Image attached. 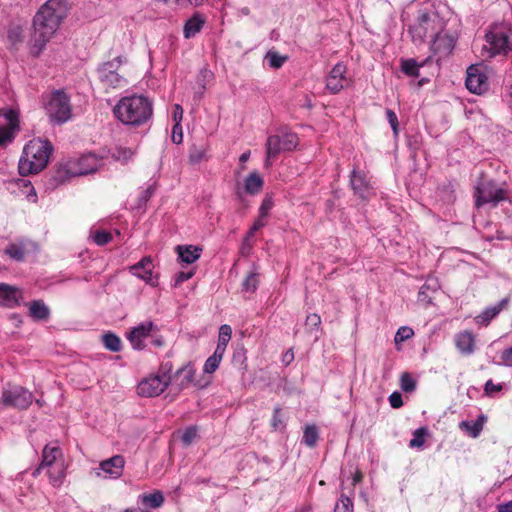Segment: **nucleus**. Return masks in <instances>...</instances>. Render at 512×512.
<instances>
[{
	"instance_id": "obj_40",
	"label": "nucleus",
	"mask_w": 512,
	"mask_h": 512,
	"mask_svg": "<svg viewBox=\"0 0 512 512\" xmlns=\"http://www.w3.org/2000/svg\"><path fill=\"white\" fill-rule=\"evenodd\" d=\"M425 434H426L425 428L417 429L413 434V438L409 442V446L412 448L422 447L425 442Z\"/></svg>"
},
{
	"instance_id": "obj_61",
	"label": "nucleus",
	"mask_w": 512,
	"mask_h": 512,
	"mask_svg": "<svg viewBox=\"0 0 512 512\" xmlns=\"http://www.w3.org/2000/svg\"><path fill=\"white\" fill-rule=\"evenodd\" d=\"M183 117V109L179 104L174 105L173 120L175 123L181 124Z\"/></svg>"
},
{
	"instance_id": "obj_48",
	"label": "nucleus",
	"mask_w": 512,
	"mask_h": 512,
	"mask_svg": "<svg viewBox=\"0 0 512 512\" xmlns=\"http://www.w3.org/2000/svg\"><path fill=\"white\" fill-rule=\"evenodd\" d=\"M220 363V359L211 355L204 364V372L208 374L214 373L218 369Z\"/></svg>"
},
{
	"instance_id": "obj_29",
	"label": "nucleus",
	"mask_w": 512,
	"mask_h": 512,
	"mask_svg": "<svg viewBox=\"0 0 512 512\" xmlns=\"http://www.w3.org/2000/svg\"><path fill=\"white\" fill-rule=\"evenodd\" d=\"M177 378L180 379V388H186L194 383L195 369L192 365L188 364L176 372Z\"/></svg>"
},
{
	"instance_id": "obj_14",
	"label": "nucleus",
	"mask_w": 512,
	"mask_h": 512,
	"mask_svg": "<svg viewBox=\"0 0 512 512\" xmlns=\"http://www.w3.org/2000/svg\"><path fill=\"white\" fill-rule=\"evenodd\" d=\"M125 459L122 455H114L113 457L103 460L99 464L96 476L100 477L102 471L105 475L104 478L118 479L124 470Z\"/></svg>"
},
{
	"instance_id": "obj_31",
	"label": "nucleus",
	"mask_w": 512,
	"mask_h": 512,
	"mask_svg": "<svg viewBox=\"0 0 512 512\" xmlns=\"http://www.w3.org/2000/svg\"><path fill=\"white\" fill-rule=\"evenodd\" d=\"M424 65V62L418 63L414 59H402L401 71L410 77H418L419 69Z\"/></svg>"
},
{
	"instance_id": "obj_11",
	"label": "nucleus",
	"mask_w": 512,
	"mask_h": 512,
	"mask_svg": "<svg viewBox=\"0 0 512 512\" xmlns=\"http://www.w3.org/2000/svg\"><path fill=\"white\" fill-rule=\"evenodd\" d=\"M18 128V112L11 108L0 109V145L12 141Z\"/></svg>"
},
{
	"instance_id": "obj_5",
	"label": "nucleus",
	"mask_w": 512,
	"mask_h": 512,
	"mask_svg": "<svg viewBox=\"0 0 512 512\" xmlns=\"http://www.w3.org/2000/svg\"><path fill=\"white\" fill-rule=\"evenodd\" d=\"M297 145L298 137L293 132L281 130L278 134L268 136L266 141L265 166L270 167L272 165V159H275L282 152L293 150Z\"/></svg>"
},
{
	"instance_id": "obj_34",
	"label": "nucleus",
	"mask_w": 512,
	"mask_h": 512,
	"mask_svg": "<svg viewBox=\"0 0 512 512\" xmlns=\"http://www.w3.org/2000/svg\"><path fill=\"white\" fill-rule=\"evenodd\" d=\"M265 60L273 69H279L287 60L286 56L280 55L277 51L269 50L265 55Z\"/></svg>"
},
{
	"instance_id": "obj_7",
	"label": "nucleus",
	"mask_w": 512,
	"mask_h": 512,
	"mask_svg": "<svg viewBox=\"0 0 512 512\" xmlns=\"http://www.w3.org/2000/svg\"><path fill=\"white\" fill-rule=\"evenodd\" d=\"M49 119L56 124H63L71 118L70 98L63 90L54 91L45 106Z\"/></svg>"
},
{
	"instance_id": "obj_23",
	"label": "nucleus",
	"mask_w": 512,
	"mask_h": 512,
	"mask_svg": "<svg viewBox=\"0 0 512 512\" xmlns=\"http://www.w3.org/2000/svg\"><path fill=\"white\" fill-rule=\"evenodd\" d=\"M79 168L74 172L75 175H87L98 169V160L93 154L82 156L78 161Z\"/></svg>"
},
{
	"instance_id": "obj_53",
	"label": "nucleus",
	"mask_w": 512,
	"mask_h": 512,
	"mask_svg": "<svg viewBox=\"0 0 512 512\" xmlns=\"http://www.w3.org/2000/svg\"><path fill=\"white\" fill-rule=\"evenodd\" d=\"M212 76L213 73L209 69L204 68L200 71L198 82L203 90L205 89V83L210 81L212 79Z\"/></svg>"
},
{
	"instance_id": "obj_49",
	"label": "nucleus",
	"mask_w": 512,
	"mask_h": 512,
	"mask_svg": "<svg viewBox=\"0 0 512 512\" xmlns=\"http://www.w3.org/2000/svg\"><path fill=\"white\" fill-rule=\"evenodd\" d=\"M197 437V429L195 427L187 428L181 436V440L185 446L190 445Z\"/></svg>"
},
{
	"instance_id": "obj_54",
	"label": "nucleus",
	"mask_w": 512,
	"mask_h": 512,
	"mask_svg": "<svg viewBox=\"0 0 512 512\" xmlns=\"http://www.w3.org/2000/svg\"><path fill=\"white\" fill-rule=\"evenodd\" d=\"M272 426L276 430L284 427V422L281 417L280 408L274 409V413H273V417H272Z\"/></svg>"
},
{
	"instance_id": "obj_46",
	"label": "nucleus",
	"mask_w": 512,
	"mask_h": 512,
	"mask_svg": "<svg viewBox=\"0 0 512 512\" xmlns=\"http://www.w3.org/2000/svg\"><path fill=\"white\" fill-rule=\"evenodd\" d=\"M47 41L48 39L45 37V34H38V36L34 39V44L31 46V53L37 56Z\"/></svg>"
},
{
	"instance_id": "obj_16",
	"label": "nucleus",
	"mask_w": 512,
	"mask_h": 512,
	"mask_svg": "<svg viewBox=\"0 0 512 512\" xmlns=\"http://www.w3.org/2000/svg\"><path fill=\"white\" fill-rule=\"evenodd\" d=\"M346 66L342 63H337L330 71L326 79V87L332 93H337L344 88L348 80L345 77Z\"/></svg>"
},
{
	"instance_id": "obj_25",
	"label": "nucleus",
	"mask_w": 512,
	"mask_h": 512,
	"mask_svg": "<svg viewBox=\"0 0 512 512\" xmlns=\"http://www.w3.org/2000/svg\"><path fill=\"white\" fill-rule=\"evenodd\" d=\"M263 184V178L256 171L250 173L244 180L245 191L251 195L259 193L263 187Z\"/></svg>"
},
{
	"instance_id": "obj_17",
	"label": "nucleus",
	"mask_w": 512,
	"mask_h": 512,
	"mask_svg": "<svg viewBox=\"0 0 512 512\" xmlns=\"http://www.w3.org/2000/svg\"><path fill=\"white\" fill-rule=\"evenodd\" d=\"M350 184L354 193L361 199H368L372 195V188L363 172L353 169L350 176Z\"/></svg>"
},
{
	"instance_id": "obj_52",
	"label": "nucleus",
	"mask_w": 512,
	"mask_h": 512,
	"mask_svg": "<svg viewBox=\"0 0 512 512\" xmlns=\"http://www.w3.org/2000/svg\"><path fill=\"white\" fill-rule=\"evenodd\" d=\"M172 141L175 144H180L183 141L182 126L179 123H175L172 130Z\"/></svg>"
},
{
	"instance_id": "obj_36",
	"label": "nucleus",
	"mask_w": 512,
	"mask_h": 512,
	"mask_svg": "<svg viewBox=\"0 0 512 512\" xmlns=\"http://www.w3.org/2000/svg\"><path fill=\"white\" fill-rule=\"evenodd\" d=\"M134 156V151L131 148L116 147L112 152V158L122 163H127Z\"/></svg>"
},
{
	"instance_id": "obj_45",
	"label": "nucleus",
	"mask_w": 512,
	"mask_h": 512,
	"mask_svg": "<svg viewBox=\"0 0 512 512\" xmlns=\"http://www.w3.org/2000/svg\"><path fill=\"white\" fill-rule=\"evenodd\" d=\"M414 335L413 330L410 327L403 326L398 329L395 335V342H403L405 340L410 339Z\"/></svg>"
},
{
	"instance_id": "obj_35",
	"label": "nucleus",
	"mask_w": 512,
	"mask_h": 512,
	"mask_svg": "<svg viewBox=\"0 0 512 512\" xmlns=\"http://www.w3.org/2000/svg\"><path fill=\"white\" fill-rule=\"evenodd\" d=\"M318 440V429L315 425H307L303 433V443L308 447H314Z\"/></svg>"
},
{
	"instance_id": "obj_9",
	"label": "nucleus",
	"mask_w": 512,
	"mask_h": 512,
	"mask_svg": "<svg viewBox=\"0 0 512 512\" xmlns=\"http://www.w3.org/2000/svg\"><path fill=\"white\" fill-rule=\"evenodd\" d=\"M32 400V393L18 385H8L2 392V402L5 406L26 409L30 406Z\"/></svg>"
},
{
	"instance_id": "obj_2",
	"label": "nucleus",
	"mask_w": 512,
	"mask_h": 512,
	"mask_svg": "<svg viewBox=\"0 0 512 512\" xmlns=\"http://www.w3.org/2000/svg\"><path fill=\"white\" fill-rule=\"evenodd\" d=\"M53 146L48 140L36 138L30 140L23 149L19 160V173L28 175L43 170L49 161Z\"/></svg>"
},
{
	"instance_id": "obj_41",
	"label": "nucleus",
	"mask_w": 512,
	"mask_h": 512,
	"mask_svg": "<svg viewBox=\"0 0 512 512\" xmlns=\"http://www.w3.org/2000/svg\"><path fill=\"white\" fill-rule=\"evenodd\" d=\"M401 389L405 392H412L416 388V382L409 373H403L400 378Z\"/></svg>"
},
{
	"instance_id": "obj_55",
	"label": "nucleus",
	"mask_w": 512,
	"mask_h": 512,
	"mask_svg": "<svg viewBox=\"0 0 512 512\" xmlns=\"http://www.w3.org/2000/svg\"><path fill=\"white\" fill-rule=\"evenodd\" d=\"M389 403L392 408H400L403 405L401 393L395 391L389 396Z\"/></svg>"
},
{
	"instance_id": "obj_42",
	"label": "nucleus",
	"mask_w": 512,
	"mask_h": 512,
	"mask_svg": "<svg viewBox=\"0 0 512 512\" xmlns=\"http://www.w3.org/2000/svg\"><path fill=\"white\" fill-rule=\"evenodd\" d=\"M258 277L256 273H250L243 281V289L247 292H255L258 287Z\"/></svg>"
},
{
	"instance_id": "obj_51",
	"label": "nucleus",
	"mask_w": 512,
	"mask_h": 512,
	"mask_svg": "<svg viewBox=\"0 0 512 512\" xmlns=\"http://www.w3.org/2000/svg\"><path fill=\"white\" fill-rule=\"evenodd\" d=\"M386 117H387V120L394 132V134H397L398 133V118H397V115L395 114V112L391 109H387L386 110Z\"/></svg>"
},
{
	"instance_id": "obj_32",
	"label": "nucleus",
	"mask_w": 512,
	"mask_h": 512,
	"mask_svg": "<svg viewBox=\"0 0 512 512\" xmlns=\"http://www.w3.org/2000/svg\"><path fill=\"white\" fill-rule=\"evenodd\" d=\"M461 430L466 431L470 436L476 438L483 429V424L480 420L477 421H462L459 424Z\"/></svg>"
},
{
	"instance_id": "obj_50",
	"label": "nucleus",
	"mask_w": 512,
	"mask_h": 512,
	"mask_svg": "<svg viewBox=\"0 0 512 512\" xmlns=\"http://www.w3.org/2000/svg\"><path fill=\"white\" fill-rule=\"evenodd\" d=\"M273 204H274V203H273V199H272V197H271V196H268V195H267V196L263 199V201H262V203H261V206H260V208H259V214H260V217H261V218H265V217L268 215L269 211H270V210L272 209V207H273Z\"/></svg>"
},
{
	"instance_id": "obj_27",
	"label": "nucleus",
	"mask_w": 512,
	"mask_h": 512,
	"mask_svg": "<svg viewBox=\"0 0 512 512\" xmlns=\"http://www.w3.org/2000/svg\"><path fill=\"white\" fill-rule=\"evenodd\" d=\"M138 499L142 505L153 509L161 507L164 503V495L159 490H155L150 494H141Z\"/></svg>"
},
{
	"instance_id": "obj_20",
	"label": "nucleus",
	"mask_w": 512,
	"mask_h": 512,
	"mask_svg": "<svg viewBox=\"0 0 512 512\" xmlns=\"http://www.w3.org/2000/svg\"><path fill=\"white\" fill-rule=\"evenodd\" d=\"M153 262L150 257H144L138 263L130 267V272L144 280L147 283L154 284L152 273H153Z\"/></svg>"
},
{
	"instance_id": "obj_56",
	"label": "nucleus",
	"mask_w": 512,
	"mask_h": 512,
	"mask_svg": "<svg viewBox=\"0 0 512 512\" xmlns=\"http://www.w3.org/2000/svg\"><path fill=\"white\" fill-rule=\"evenodd\" d=\"M501 361L504 365L512 367V346L502 351Z\"/></svg>"
},
{
	"instance_id": "obj_44",
	"label": "nucleus",
	"mask_w": 512,
	"mask_h": 512,
	"mask_svg": "<svg viewBox=\"0 0 512 512\" xmlns=\"http://www.w3.org/2000/svg\"><path fill=\"white\" fill-rule=\"evenodd\" d=\"M232 335V329L229 325L224 324L221 325L219 328V336H218V343H221L223 345H228Z\"/></svg>"
},
{
	"instance_id": "obj_1",
	"label": "nucleus",
	"mask_w": 512,
	"mask_h": 512,
	"mask_svg": "<svg viewBox=\"0 0 512 512\" xmlns=\"http://www.w3.org/2000/svg\"><path fill=\"white\" fill-rule=\"evenodd\" d=\"M113 113L124 125L138 127L152 117L153 103L143 95L125 96L115 105Z\"/></svg>"
},
{
	"instance_id": "obj_3",
	"label": "nucleus",
	"mask_w": 512,
	"mask_h": 512,
	"mask_svg": "<svg viewBox=\"0 0 512 512\" xmlns=\"http://www.w3.org/2000/svg\"><path fill=\"white\" fill-rule=\"evenodd\" d=\"M43 469H47L50 483L54 487H60L66 476V466L63 460L62 450L58 445H46L42 451L40 465L33 471L32 475L37 477Z\"/></svg>"
},
{
	"instance_id": "obj_63",
	"label": "nucleus",
	"mask_w": 512,
	"mask_h": 512,
	"mask_svg": "<svg viewBox=\"0 0 512 512\" xmlns=\"http://www.w3.org/2000/svg\"><path fill=\"white\" fill-rule=\"evenodd\" d=\"M226 348L227 346L226 345H223L221 343H217V346H216V349L214 351V353L212 354V356L220 359L222 361V358H223V355L226 351Z\"/></svg>"
},
{
	"instance_id": "obj_33",
	"label": "nucleus",
	"mask_w": 512,
	"mask_h": 512,
	"mask_svg": "<svg viewBox=\"0 0 512 512\" xmlns=\"http://www.w3.org/2000/svg\"><path fill=\"white\" fill-rule=\"evenodd\" d=\"M102 341L106 349L112 352H118L121 350V340L114 333H106L102 336Z\"/></svg>"
},
{
	"instance_id": "obj_6",
	"label": "nucleus",
	"mask_w": 512,
	"mask_h": 512,
	"mask_svg": "<svg viewBox=\"0 0 512 512\" xmlns=\"http://www.w3.org/2000/svg\"><path fill=\"white\" fill-rule=\"evenodd\" d=\"M126 62V57L117 56L99 66L97 70L99 80L107 91L109 89H120L127 85V80L117 71Z\"/></svg>"
},
{
	"instance_id": "obj_59",
	"label": "nucleus",
	"mask_w": 512,
	"mask_h": 512,
	"mask_svg": "<svg viewBox=\"0 0 512 512\" xmlns=\"http://www.w3.org/2000/svg\"><path fill=\"white\" fill-rule=\"evenodd\" d=\"M265 224L266 223L264 221V218H261L259 216V218L253 223L252 227L248 231L247 236L250 237V238L253 237L254 234L256 233V231H258L260 228L265 226Z\"/></svg>"
},
{
	"instance_id": "obj_24",
	"label": "nucleus",
	"mask_w": 512,
	"mask_h": 512,
	"mask_svg": "<svg viewBox=\"0 0 512 512\" xmlns=\"http://www.w3.org/2000/svg\"><path fill=\"white\" fill-rule=\"evenodd\" d=\"M456 346L458 350L463 354H471L474 351L475 339L470 332H461L456 335Z\"/></svg>"
},
{
	"instance_id": "obj_43",
	"label": "nucleus",
	"mask_w": 512,
	"mask_h": 512,
	"mask_svg": "<svg viewBox=\"0 0 512 512\" xmlns=\"http://www.w3.org/2000/svg\"><path fill=\"white\" fill-rule=\"evenodd\" d=\"M5 252L9 257L17 261H21L24 258V250L16 244L9 245L5 249Z\"/></svg>"
},
{
	"instance_id": "obj_21",
	"label": "nucleus",
	"mask_w": 512,
	"mask_h": 512,
	"mask_svg": "<svg viewBox=\"0 0 512 512\" xmlns=\"http://www.w3.org/2000/svg\"><path fill=\"white\" fill-rule=\"evenodd\" d=\"M20 292L17 288L0 283V305L14 307L19 303Z\"/></svg>"
},
{
	"instance_id": "obj_15",
	"label": "nucleus",
	"mask_w": 512,
	"mask_h": 512,
	"mask_svg": "<svg viewBox=\"0 0 512 512\" xmlns=\"http://www.w3.org/2000/svg\"><path fill=\"white\" fill-rule=\"evenodd\" d=\"M484 39L485 43L483 44L482 50L487 53L488 57L506 53L509 49L506 34H485ZM482 55H484V53H482Z\"/></svg>"
},
{
	"instance_id": "obj_18",
	"label": "nucleus",
	"mask_w": 512,
	"mask_h": 512,
	"mask_svg": "<svg viewBox=\"0 0 512 512\" xmlns=\"http://www.w3.org/2000/svg\"><path fill=\"white\" fill-rule=\"evenodd\" d=\"M454 42L451 34H433L430 40L431 50L435 54L448 55L454 48Z\"/></svg>"
},
{
	"instance_id": "obj_19",
	"label": "nucleus",
	"mask_w": 512,
	"mask_h": 512,
	"mask_svg": "<svg viewBox=\"0 0 512 512\" xmlns=\"http://www.w3.org/2000/svg\"><path fill=\"white\" fill-rule=\"evenodd\" d=\"M419 28L427 31L433 30L440 32L443 29L441 20L435 11H421L417 18Z\"/></svg>"
},
{
	"instance_id": "obj_47",
	"label": "nucleus",
	"mask_w": 512,
	"mask_h": 512,
	"mask_svg": "<svg viewBox=\"0 0 512 512\" xmlns=\"http://www.w3.org/2000/svg\"><path fill=\"white\" fill-rule=\"evenodd\" d=\"M112 239V236L107 231H96L93 234V240L97 245H105L108 242H110Z\"/></svg>"
},
{
	"instance_id": "obj_38",
	"label": "nucleus",
	"mask_w": 512,
	"mask_h": 512,
	"mask_svg": "<svg viewBox=\"0 0 512 512\" xmlns=\"http://www.w3.org/2000/svg\"><path fill=\"white\" fill-rule=\"evenodd\" d=\"M334 512H353V504L350 497L341 494L339 501L335 505Z\"/></svg>"
},
{
	"instance_id": "obj_57",
	"label": "nucleus",
	"mask_w": 512,
	"mask_h": 512,
	"mask_svg": "<svg viewBox=\"0 0 512 512\" xmlns=\"http://www.w3.org/2000/svg\"><path fill=\"white\" fill-rule=\"evenodd\" d=\"M194 275V272L193 271H188V272H179L176 277H175V286H178L180 285L181 283L189 280L190 278H192Z\"/></svg>"
},
{
	"instance_id": "obj_60",
	"label": "nucleus",
	"mask_w": 512,
	"mask_h": 512,
	"mask_svg": "<svg viewBox=\"0 0 512 512\" xmlns=\"http://www.w3.org/2000/svg\"><path fill=\"white\" fill-rule=\"evenodd\" d=\"M20 182L23 183L24 187L29 189V193L27 194V198L29 200H32L33 202H36L37 194H36V191H35L34 187L31 185V183L29 181H26V180H20Z\"/></svg>"
},
{
	"instance_id": "obj_10",
	"label": "nucleus",
	"mask_w": 512,
	"mask_h": 512,
	"mask_svg": "<svg viewBox=\"0 0 512 512\" xmlns=\"http://www.w3.org/2000/svg\"><path fill=\"white\" fill-rule=\"evenodd\" d=\"M171 377L167 373L151 375L143 379L137 387V392L142 397H156L167 388Z\"/></svg>"
},
{
	"instance_id": "obj_22",
	"label": "nucleus",
	"mask_w": 512,
	"mask_h": 512,
	"mask_svg": "<svg viewBox=\"0 0 512 512\" xmlns=\"http://www.w3.org/2000/svg\"><path fill=\"white\" fill-rule=\"evenodd\" d=\"M176 251L181 262L192 264L200 258L202 248L194 245H178Z\"/></svg>"
},
{
	"instance_id": "obj_62",
	"label": "nucleus",
	"mask_w": 512,
	"mask_h": 512,
	"mask_svg": "<svg viewBox=\"0 0 512 512\" xmlns=\"http://www.w3.org/2000/svg\"><path fill=\"white\" fill-rule=\"evenodd\" d=\"M502 389L501 385H495L492 380H488L485 384V392L487 394H492L493 392L500 391Z\"/></svg>"
},
{
	"instance_id": "obj_28",
	"label": "nucleus",
	"mask_w": 512,
	"mask_h": 512,
	"mask_svg": "<svg viewBox=\"0 0 512 512\" xmlns=\"http://www.w3.org/2000/svg\"><path fill=\"white\" fill-rule=\"evenodd\" d=\"M29 313L33 319L42 321L48 319L50 311L43 301L35 300L30 304Z\"/></svg>"
},
{
	"instance_id": "obj_30",
	"label": "nucleus",
	"mask_w": 512,
	"mask_h": 512,
	"mask_svg": "<svg viewBox=\"0 0 512 512\" xmlns=\"http://www.w3.org/2000/svg\"><path fill=\"white\" fill-rule=\"evenodd\" d=\"M505 303L506 300H502L498 305L487 308L475 318L476 322L478 324L487 325L494 317L499 314V312L502 310L503 304Z\"/></svg>"
},
{
	"instance_id": "obj_58",
	"label": "nucleus",
	"mask_w": 512,
	"mask_h": 512,
	"mask_svg": "<svg viewBox=\"0 0 512 512\" xmlns=\"http://www.w3.org/2000/svg\"><path fill=\"white\" fill-rule=\"evenodd\" d=\"M155 192V187L154 185H150L149 187H147L142 193H141V196H140V204H145L151 197L152 195L154 194Z\"/></svg>"
},
{
	"instance_id": "obj_37",
	"label": "nucleus",
	"mask_w": 512,
	"mask_h": 512,
	"mask_svg": "<svg viewBox=\"0 0 512 512\" xmlns=\"http://www.w3.org/2000/svg\"><path fill=\"white\" fill-rule=\"evenodd\" d=\"M206 158V149L203 146H192L189 150V160L193 164L200 163Z\"/></svg>"
},
{
	"instance_id": "obj_39",
	"label": "nucleus",
	"mask_w": 512,
	"mask_h": 512,
	"mask_svg": "<svg viewBox=\"0 0 512 512\" xmlns=\"http://www.w3.org/2000/svg\"><path fill=\"white\" fill-rule=\"evenodd\" d=\"M320 324H321V318L318 314L312 313V314L307 315L306 321H305V326H306L307 332L312 333L313 331L318 330L320 327Z\"/></svg>"
},
{
	"instance_id": "obj_8",
	"label": "nucleus",
	"mask_w": 512,
	"mask_h": 512,
	"mask_svg": "<svg viewBox=\"0 0 512 512\" xmlns=\"http://www.w3.org/2000/svg\"><path fill=\"white\" fill-rule=\"evenodd\" d=\"M465 85L467 89L481 95L489 89L488 69L483 64H474L468 67Z\"/></svg>"
},
{
	"instance_id": "obj_13",
	"label": "nucleus",
	"mask_w": 512,
	"mask_h": 512,
	"mask_svg": "<svg viewBox=\"0 0 512 512\" xmlns=\"http://www.w3.org/2000/svg\"><path fill=\"white\" fill-rule=\"evenodd\" d=\"M505 198V191L497 188L493 183H482L477 187L476 191V205L481 206L486 203H493L496 205L498 202Z\"/></svg>"
},
{
	"instance_id": "obj_4",
	"label": "nucleus",
	"mask_w": 512,
	"mask_h": 512,
	"mask_svg": "<svg viewBox=\"0 0 512 512\" xmlns=\"http://www.w3.org/2000/svg\"><path fill=\"white\" fill-rule=\"evenodd\" d=\"M66 15L67 7L63 0H48L34 16L35 32H56Z\"/></svg>"
},
{
	"instance_id": "obj_64",
	"label": "nucleus",
	"mask_w": 512,
	"mask_h": 512,
	"mask_svg": "<svg viewBox=\"0 0 512 512\" xmlns=\"http://www.w3.org/2000/svg\"><path fill=\"white\" fill-rule=\"evenodd\" d=\"M498 512H512V501L499 505Z\"/></svg>"
},
{
	"instance_id": "obj_12",
	"label": "nucleus",
	"mask_w": 512,
	"mask_h": 512,
	"mask_svg": "<svg viewBox=\"0 0 512 512\" xmlns=\"http://www.w3.org/2000/svg\"><path fill=\"white\" fill-rule=\"evenodd\" d=\"M157 331L158 328L152 321H144L133 327L127 333V339L129 340L133 349L143 350L146 347L145 340L148 337L153 336Z\"/></svg>"
},
{
	"instance_id": "obj_26",
	"label": "nucleus",
	"mask_w": 512,
	"mask_h": 512,
	"mask_svg": "<svg viewBox=\"0 0 512 512\" xmlns=\"http://www.w3.org/2000/svg\"><path fill=\"white\" fill-rule=\"evenodd\" d=\"M207 18L200 12H195L185 21L183 32H200L206 24Z\"/></svg>"
}]
</instances>
